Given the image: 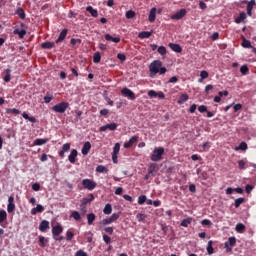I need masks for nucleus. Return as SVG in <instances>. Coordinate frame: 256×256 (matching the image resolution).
<instances>
[{"instance_id":"f257e3e1","label":"nucleus","mask_w":256,"mask_h":256,"mask_svg":"<svg viewBox=\"0 0 256 256\" xmlns=\"http://www.w3.org/2000/svg\"><path fill=\"white\" fill-rule=\"evenodd\" d=\"M165 154V148L163 147H156L154 148L151 156H150V159L151 161H161L163 159V155Z\"/></svg>"},{"instance_id":"f03ea898","label":"nucleus","mask_w":256,"mask_h":256,"mask_svg":"<svg viewBox=\"0 0 256 256\" xmlns=\"http://www.w3.org/2000/svg\"><path fill=\"white\" fill-rule=\"evenodd\" d=\"M163 63L160 60H155L149 65L150 77L157 75L159 73V69H161Z\"/></svg>"},{"instance_id":"7ed1b4c3","label":"nucleus","mask_w":256,"mask_h":256,"mask_svg":"<svg viewBox=\"0 0 256 256\" xmlns=\"http://www.w3.org/2000/svg\"><path fill=\"white\" fill-rule=\"evenodd\" d=\"M67 109H69L68 102H61L52 107V111H55V113H65Z\"/></svg>"},{"instance_id":"20e7f679","label":"nucleus","mask_w":256,"mask_h":256,"mask_svg":"<svg viewBox=\"0 0 256 256\" xmlns=\"http://www.w3.org/2000/svg\"><path fill=\"white\" fill-rule=\"evenodd\" d=\"M82 185H83L84 189H88V191H93V189H95V187H97V183H95L91 179H84L82 181Z\"/></svg>"},{"instance_id":"39448f33","label":"nucleus","mask_w":256,"mask_h":256,"mask_svg":"<svg viewBox=\"0 0 256 256\" xmlns=\"http://www.w3.org/2000/svg\"><path fill=\"white\" fill-rule=\"evenodd\" d=\"M119 219V214L114 213L111 217L103 219L100 222V225H111V223H114V221H117Z\"/></svg>"},{"instance_id":"423d86ee","label":"nucleus","mask_w":256,"mask_h":256,"mask_svg":"<svg viewBox=\"0 0 256 256\" xmlns=\"http://www.w3.org/2000/svg\"><path fill=\"white\" fill-rule=\"evenodd\" d=\"M122 95L124 97H127L128 99H130L131 101H135V93H133V91H131V89L129 88H123L121 91Z\"/></svg>"},{"instance_id":"0eeeda50","label":"nucleus","mask_w":256,"mask_h":256,"mask_svg":"<svg viewBox=\"0 0 256 256\" xmlns=\"http://www.w3.org/2000/svg\"><path fill=\"white\" fill-rule=\"evenodd\" d=\"M115 129H117V124L114 122L100 127V131H102V132H105L107 130L115 131Z\"/></svg>"},{"instance_id":"6e6552de","label":"nucleus","mask_w":256,"mask_h":256,"mask_svg":"<svg viewBox=\"0 0 256 256\" xmlns=\"http://www.w3.org/2000/svg\"><path fill=\"white\" fill-rule=\"evenodd\" d=\"M185 15H187V10L181 9L178 12H176L174 15H172L171 18L179 20V19H183V17H185Z\"/></svg>"},{"instance_id":"1a4fd4ad","label":"nucleus","mask_w":256,"mask_h":256,"mask_svg":"<svg viewBox=\"0 0 256 256\" xmlns=\"http://www.w3.org/2000/svg\"><path fill=\"white\" fill-rule=\"evenodd\" d=\"M13 201H15V198H13V196H10L8 198V206H7L8 213H13V211H15V203H13Z\"/></svg>"},{"instance_id":"9d476101","label":"nucleus","mask_w":256,"mask_h":256,"mask_svg":"<svg viewBox=\"0 0 256 256\" xmlns=\"http://www.w3.org/2000/svg\"><path fill=\"white\" fill-rule=\"evenodd\" d=\"M137 139H139V137L132 136L128 142L124 143L125 149H129V148L133 147V144L137 143Z\"/></svg>"},{"instance_id":"9b49d317","label":"nucleus","mask_w":256,"mask_h":256,"mask_svg":"<svg viewBox=\"0 0 256 256\" xmlns=\"http://www.w3.org/2000/svg\"><path fill=\"white\" fill-rule=\"evenodd\" d=\"M63 233V227L61 225L54 226L52 228V234L54 237H58V235H61Z\"/></svg>"},{"instance_id":"f8f14e48","label":"nucleus","mask_w":256,"mask_h":256,"mask_svg":"<svg viewBox=\"0 0 256 256\" xmlns=\"http://www.w3.org/2000/svg\"><path fill=\"white\" fill-rule=\"evenodd\" d=\"M156 15H157V8H151L149 16H148V20L150 21V23H153L156 19Z\"/></svg>"},{"instance_id":"ddd939ff","label":"nucleus","mask_w":256,"mask_h":256,"mask_svg":"<svg viewBox=\"0 0 256 256\" xmlns=\"http://www.w3.org/2000/svg\"><path fill=\"white\" fill-rule=\"evenodd\" d=\"M47 229H49V221L47 220H43L40 225H39V230L42 233H45V231H47Z\"/></svg>"},{"instance_id":"4468645a","label":"nucleus","mask_w":256,"mask_h":256,"mask_svg":"<svg viewBox=\"0 0 256 256\" xmlns=\"http://www.w3.org/2000/svg\"><path fill=\"white\" fill-rule=\"evenodd\" d=\"M91 151V142H85L82 148V155H89Z\"/></svg>"},{"instance_id":"2eb2a0df","label":"nucleus","mask_w":256,"mask_h":256,"mask_svg":"<svg viewBox=\"0 0 256 256\" xmlns=\"http://www.w3.org/2000/svg\"><path fill=\"white\" fill-rule=\"evenodd\" d=\"M71 149V144L66 143L62 146V150L59 152L60 157H65V153H67Z\"/></svg>"},{"instance_id":"dca6fc26","label":"nucleus","mask_w":256,"mask_h":256,"mask_svg":"<svg viewBox=\"0 0 256 256\" xmlns=\"http://www.w3.org/2000/svg\"><path fill=\"white\" fill-rule=\"evenodd\" d=\"M169 47H170V49H172V51H175V53H181L183 51V49L181 48V46L179 44L170 43Z\"/></svg>"},{"instance_id":"f3484780","label":"nucleus","mask_w":256,"mask_h":256,"mask_svg":"<svg viewBox=\"0 0 256 256\" xmlns=\"http://www.w3.org/2000/svg\"><path fill=\"white\" fill-rule=\"evenodd\" d=\"M149 175H152V177H155V173H157V164L151 163L148 169Z\"/></svg>"},{"instance_id":"a211bd4d","label":"nucleus","mask_w":256,"mask_h":256,"mask_svg":"<svg viewBox=\"0 0 256 256\" xmlns=\"http://www.w3.org/2000/svg\"><path fill=\"white\" fill-rule=\"evenodd\" d=\"M65 37H67V29H63L58 37V39L56 40V43H61L63 41H65Z\"/></svg>"},{"instance_id":"6ab92c4d","label":"nucleus","mask_w":256,"mask_h":256,"mask_svg":"<svg viewBox=\"0 0 256 256\" xmlns=\"http://www.w3.org/2000/svg\"><path fill=\"white\" fill-rule=\"evenodd\" d=\"M86 11H88V13H90V15H92V17H98L99 16V12H97V10L94 9L93 6H87Z\"/></svg>"},{"instance_id":"aec40b11","label":"nucleus","mask_w":256,"mask_h":256,"mask_svg":"<svg viewBox=\"0 0 256 256\" xmlns=\"http://www.w3.org/2000/svg\"><path fill=\"white\" fill-rule=\"evenodd\" d=\"M76 159H77V150L73 149L70 155L68 156V161H70L71 163H75Z\"/></svg>"},{"instance_id":"412c9836","label":"nucleus","mask_w":256,"mask_h":256,"mask_svg":"<svg viewBox=\"0 0 256 256\" xmlns=\"http://www.w3.org/2000/svg\"><path fill=\"white\" fill-rule=\"evenodd\" d=\"M105 39H106V41H112L113 43H119V41H121V38L113 37L110 34H106Z\"/></svg>"},{"instance_id":"4be33fe9","label":"nucleus","mask_w":256,"mask_h":256,"mask_svg":"<svg viewBox=\"0 0 256 256\" xmlns=\"http://www.w3.org/2000/svg\"><path fill=\"white\" fill-rule=\"evenodd\" d=\"M14 35H18L20 39H23V37H25V35H27V31L25 30H19V29H15L13 31Z\"/></svg>"},{"instance_id":"5701e85b","label":"nucleus","mask_w":256,"mask_h":256,"mask_svg":"<svg viewBox=\"0 0 256 256\" xmlns=\"http://www.w3.org/2000/svg\"><path fill=\"white\" fill-rule=\"evenodd\" d=\"M6 113H8V115H19L21 111L17 108H8L6 109Z\"/></svg>"},{"instance_id":"b1692460","label":"nucleus","mask_w":256,"mask_h":256,"mask_svg":"<svg viewBox=\"0 0 256 256\" xmlns=\"http://www.w3.org/2000/svg\"><path fill=\"white\" fill-rule=\"evenodd\" d=\"M42 49H53L55 47V43L53 42H44L41 44Z\"/></svg>"},{"instance_id":"393cba45","label":"nucleus","mask_w":256,"mask_h":256,"mask_svg":"<svg viewBox=\"0 0 256 256\" xmlns=\"http://www.w3.org/2000/svg\"><path fill=\"white\" fill-rule=\"evenodd\" d=\"M247 19V14L245 12L240 13L239 17L235 19V23H241Z\"/></svg>"},{"instance_id":"a878e982","label":"nucleus","mask_w":256,"mask_h":256,"mask_svg":"<svg viewBox=\"0 0 256 256\" xmlns=\"http://www.w3.org/2000/svg\"><path fill=\"white\" fill-rule=\"evenodd\" d=\"M112 211H113V208L111 207V204H106L103 209V213L105 215H111Z\"/></svg>"},{"instance_id":"bb28decb","label":"nucleus","mask_w":256,"mask_h":256,"mask_svg":"<svg viewBox=\"0 0 256 256\" xmlns=\"http://www.w3.org/2000/svg\"><path fill=\"white\" fill-rule=\"evenodd\" d=\"M206 249H207L208 255H213L214 249H213V241L212 240L208 241V245H207Z\"/></svg>"},{"instance_id":"cd10ccee","label":"nucleus","mask_w":256,"mask_h":256,"mask_svg":"<svg viewBox=\"0 0 256 256\" xmlns=\"http://www.w3.org/2000/svg\"><path fill=\"white\" fill-rule=\"evenodd\" d=\"M189 100V95L187 94H182L178 100L179 105H183V103H185V101Z\"/></svg>"},{"instance_id":"c85d7f7f","label":"nucleus","mask_w":256,"mask_h":256,"mask_svg":"<svg viewBox=\"0 0 256 256\" xmlns=\"http://www.w3.org/2000/svg\"><path fill=\"white\" fill-rule=\"evenodd\" d=\"M108 171H109V169H107V167H105L103 165H99L96 167L97 173H107Z\"/></svg>"},{"instance_id":"c756f323","label":"nucleus","mask_w":256,"mask_h":256,"mask_svg":"<svg viewBox=\"0 0 256 256\" xmlns=\"http://www.w3.org/2000/svg\"><path fill=\"white\" fill-rule=\"evenodd\" d=\"M138 37L139 39H149V37H151V32H140Z\"/></svg>"},{"instance_id":"7c9ffc66","label":"nucleus","mask_w":256,"mask_h":256,"mask_svg":"<svg viewBox=\"0 0 256 256\" xmlns=\"http://www.w3.org/2000/svg\"><path fill=\"white\" fill-rule=\"evenodd\" d=\"M6 75L4 77L5 83H9L11 81V69H6L5 70Z\"/></svg>"},{"instance_id":"2f4dec72","label":"nucleus","mask_w":256,"mask_h":256,"mask_svg":"<svg viewBox=\"0 0 256 256\" xmlns=\"http://www.w3.org/2000/svg\"><path fill=\"white\" fill-rule=\"evenodd\" d=\"M95 214L90 213L87 215V221H88V225H93V221H95Z\"/></svg>"},{"instance_id":"473e14b6","label":"nucleus","mask_w":256,"mask_h":256,"mask_svg":"<svg viewBox=\"0 0 256 256\" xmlns=\"http://www.w3.org/2000/svg\"><path fill=\"white\" fill-rule=\"evenodd\" d=\"M7 221V212L5 210H0V223Z\"/></svg>"},{"instance_id":"72a5a7b5","label":"nucleus","mask_w":256,"mask_h":256,"mask_svg":"<svg viewBox=\"0 0 256 256\" xmlns=\"http://www.w3.org/2000/svg\"><path fill=\"white\" fill-rule=\"evenodd\" d=\"M242 47H244L245 49H251V47L253 46L251 45V41L244 39L242 41Z\"/></svg>"},{"instance_id":"f704fd0d","label":"nucleus","mask_w":256,"mask_h":256,"mask_svg":"<svg viewBox=\"0 0 256 256\" xmlns=\"http://www.w3.org/2000/svg\"><path fill=\"white\" fill-rule=\"evenodd\" d=\"M16 13L20 17V19H25V10H23V8H18Z\"/></svg>"},{"instance_id":"c9c22d12","label":"nucleus","mask_w":256,"mask_h":256,"mask_svg":"<svg viewBox=\"0 0 256 256\" xmlns=\"http://www.w3.org/2000/svg\"><path fill=\"white\" fill-rule=\"evenodd\" d=\"M93 61H94L95 63H100V62H101V53L96 52V53L94 54V56H93Z\"/></svg>"},{"instance_id":"e433bc0d","label":"nucleus","mask_w":256,"mask_h":256,"mask_svg":"<svg viewBox=\"0 0 256 256\" xmlns=\"http://www.w3.org/2000/svg\"><path fill=\"white\" fill-rule=\"evenodd\" d=\"M236 231H237L238 233H243V231H245V225H243L242 223H238V224L236 225Z\"/></svg>"},{"instance_id":"4c0bfd02","label":"nucleus","mask_w":256,"mask_h":256,"mask_svg":"<svg viewBox=\"0 0 256 256\" xmlns=\"http://www.w3.org/2000/svg\"><path fill=\"white\" fill-rule=\"evenodd\" d=\"M125 17H126V19H133V17H135V11H133V10L127 11L125 14Z\"/></svg>"},{"instance_id":"58836bf2","label":"nucleus","mask_w":256,"mask_h":256,"mask_svg":"<svg viewBox=\"0 0 256 256\" xmlns=\"http://www.w3.org/2000/svg\"><path fill=\"white\" fill-rule=\"evenodd\" d=\"M236 243H237V239H236L235 237H230V238H229V240H228V245H229L230 247H235Z\"/></svg>"},{"instance_id":"ea45409f","label":"nucleus","mask_w":256,"mask_h":256,"mask_svg":"<svg viewBox=\"0 0 256 256\" xmlns=\"http://www.w3.org/2000/svg\"><path fill=\"white\" fill-rule=\"evenodd\" d=\"M71 217H72L73 219H75V221H79V219H81V214H79V212H77V211H73V212L71 213Z\"/></svg>"},{"instance_id":"a19ab883","label":"nucleus","mask_w":256,"mask_h":256,"mask_svg":"<svg viewBox=\"0 0 256 256\" xmlns=\"http://www.w3.org/2000/svg\"><path fill=\"white\" fill-rule=\"evenodd\" d=\"M243 201H245V198H237V199L235 200L234 205H235L236 209H238V207L241 206V204L243 203Z\"/></svg>"},{"instance_id":"79ce46f5","label":"nucleus","mask_w":256,"mask_h":256,"mask_svg":"<svg viewBox=\"0 0 256 256\" xmlns=\"http://www.w3.org/2000/svg\"><path fill=\"white\" fill-rule=\"evenodd\" d=\"M120 149H121V145L119 143H116L113 148V155H118Z\"/></svg>"},{"instance_id":"37998d69","label":"nucleus","mask_w":256,"mask_h":256,"mask_svg":"<svg viewBox=\"0 0 256 256\" xmlns=\"http://www.w3.org/2000/svg\"><path fill=\"white\" fill-rule=\"evenodd\" d=\"M158 53L160 55H167V48H165V46L158 47Z\"/></svg>"},{"instance_id":"c03bdc74","label":"nucleus","mask_w":256,"mask_h":256,"mask_svg":"<svg viewBox=\"0 0 256 256\" xmlns=\"http://www.w3.org/2000/svg\"><path fill=\"white\" fill-rule=\"evenodd\" d=\"M47 143V139H36L34 141V145H45Z\"/></svg>"},{"instance_id":"a18cd8bd","label":"nucleus","mask_w":256,"mask_h":256,"mask_svg":"<svg viewBox=\"0 0 256 256\" xmlns=\"http://www.w3.org/2000/svg\"><path fill=\"white\" fill-rule=\"evenodd\" d=\"M145 201H147V196H145V195L139 196L138 205H143V203H145Z\"/></svg>"},{"instance_id":"49530a36","label":"nucleus","mask_w":256,"mask_h":256,"mask_svg":"<svg viewBox=\"0 0 256 256\" xmlns=\"http://www.w3.org/2000/svg\"><path fill=\"white\" fill-rule=\"evenodd\" d=\"M39 243H40L41 247H45V245H47V239H45V237H43V236H40Z\"/></svg>"},{"instance_id":"de8ad7c7","label":"nucleus","mask_w":256,"mask_h":256,"mask_svg":"<svg viewBox=\"0 0 256 256\" xmlns=\"http://www.w3.org/2000/svg\"><path fill=\"white\" fill-rule=\"evenodd\" d=\"M240 72L242 73V75H247V73H249V68L247 67V65H243L240 68Z\"/></svg>"},{"instance_id":"09e8293b","label":"nucleus","mask_w":256,"mask_h":256,"mask_svg":"<svg viewBox=\"0 0 256 256\" xmlns=\"http://www.w3.org/2000/svg\"><path fill=\"white\" fill-rule=\"evenodd\" d=\"M191 225V219H186L181 222L182 227H189Z\"/></svg>"},{"instance_id":"8fccbe9b","label":"nucleus","mask_w":256,"mask_h":256,"mask_svg":"<svg viewBox=\"0 0 256 256\" xmlns=\"http://www.w3.org/2000/svg\"><path fill=\"white\" fill-rule=\"evenodd\" d=\"M201 224L211 227V225H213V222H211V220H209V219H204L201 221Z\"/></svg>"},{"instance_id":"3c124183","label":"nucleus","mask_w":256,"mask_h":256,"mask_svg":"<svg viewBox=\"0 0 256 256\" xmlns=\"http://www.w3.org/2000/svg\"><path fill=\"white\" fill-rule=\"evenodd\" d=\"M53 101V95H46L44 97V103H51Z\"/></svg>"},{"instance_id":"603ef678","label":"nucleus","mask_w":256,"mask_h":256,"mask_svg":"<svg viewBox=\"0 0 256 256\" xmlns=\"http://www.w3.org/2000/svg\"><path fill=\"white\" fill-rule=\"evenodd\" d=\"M70 43H71V45L81 44V39L72 38V39L70 40Z\"/></svg>"},{"instance_id":"864d4df0","label":"nucleus","mask_w":256,"mask_h":256,"mask_svg":"<svg viewBox=\"0 0 256 256\" xmlns=\"http://www.w3.org/2000/svg\"><path fill=\"white\" fill-rule=\"evenodd\" d=\"M200 77H201L202 79H207V77H209V73H208L207 71L203 70V71H201V73H200Z\"/></svg>"},{"instance_id":"5fc2aeb1","label":"nucleus","mask_w":256,"mask_h":256,"mask_svg":"<svg viewBox=\"0 0 256 256\" xmlns=\"http://www.w3.org/2000/svg\"><path fill=\"white\" fill-rule=\"evenodd\" d=\"M36 211H37L38 213H43V212L45 211V208H44L41 204H38V205L36 206Z\"/></svg>"},{"instance_id":"6e6d98bb","label":"nucleus","mask_w":256,"mask_h":256,"mask_svg":"<svg viewBox=\"0 0 256 256\" xmlns=\"http://www.w3.org/2000/svg\"><path fill=\"white\" fill-rule=\"evenodd\" d=\"M145 217H146L145 214L139 213V214H137L136 219H137L139 222H141V221H144Z\"/></svg>"},{"instance_id":"4d7b16f0","label":"nucleus","mask_w":256,"mask_h":256,"mask_svg":"<svg viewBox=\"0 0 256 256\" xmlns=\"http://www.w3.org/2000/svg\"><path fill=\"white\" fill-rule=\"evenodd\" d=\"M198 111H199L200 113H205V112H207V106H205V105L199 106V107H198Z\"/></svg>"},{"instance_id":"13d9d810","label":"nucleus","mask_w":256,"mask_h":256,"mask_svg":"<svg viewBox=\"0 0 256 256\" xmlns=\"http://www.w3.org/2000/svg\"><path fill=\"white\" fill-rule=\"evenodd\" d=\"M33 191H39L41 189V185L39 183H34L32 185Z\"/></svg>"},{"instance_id":"bf43d9fd","label":"nucleus","mask_w":256,"mask_h":256,"mask_svg":"<svg viewBox=\"0 0 256 256\" xmlns=\"http://www.w3.org/2000/svg\"><path fill=\"white\" fill-rule=\"evenodd\" d=\"M103 241H105L109 245V243H111V237H109L107 234H104Z\"/></svg>"},{"instance_id":"052dcab7","label":"nucleus","mask_w":256,"mask_h":256,"mask_svg":"<svg viewBox=\"0 0 256 256\" xmlns=\"http://www.w3.org/2000/svg\"><path fill=\"white\" fill-rule=\"evenodd\" d=\"M239 149H241L242 151H246V149H247V143H245V142L240 143Z\"/></svg>"},{"instance_id":"680f3d73","label":"nucleus","mask_w":256,"mask_h":256,"mask_svg":"<svg viewBox=\"0 0 256 256\" xmlns=\"http://www.w3.org/2000/svg\"><path fill=\"white\" fill-rule=\"evenodd\" d=\"M117 57H118V59H119L120 61H122V62L127 59V57L125 56V54H121V53H119V54L117 55Z\"/></svg>"},{"instance_id":"e2e57ef3","label":"nucleus","mask_w":256,"mask_h":256,"mask_svg":"<svg viewBox=\"0 0 256 256\" xmlns=\"http://www.w3.org/2000/svg\"><path fill=\"white\" fill-rule=\"evenodd\" d=\"M66 239H67V241H71L73 239V232H67Z\"/></svg>"},{"instance_id":"0e129e2a","label":"nucleus","mask_w":256,"mask_h":256,"mask_svg":"<svg viewBox=\"0 0 256 256\" xmlns=\"http://www.w3.org/2000/svg\"><path fill=\"white\" fill-rule=\"evenodd\" d=\"M76 256H87V253L83 250H79L76 252Z\"/></svg>"},{"instance_id":"69168bd1","label":"nucleus","mask_w":256,"mask_h":256,"mask_svg":"<svg viewBox=\"0 0 256 256\" xmlns=\"http://www.w3.org/2000/svg\"><path fill=\"white\" fill-rule=\"evenodd\" d=\"M148 95H149L150 97H158V94H157L154 90H150V91L148 92Z\"/></svg>"},{"instance_id":"338daca9","label":"nucleus","mask_w":256,"mask_h":256,"mask_svg":"<svg viewBox=\"0 0 256 256\" xmlns=\"http://www.w3.org/2000/svg\"><path fill=\"white\" fill-rule=\"evenodd\" d=\"M255 5V0H251L248 5H247V9H253V6Z\"/></svg>"},{"instance_id":"774afa93","label":"nucleus","mask_w":256,"mask_h":256,"mask_svg":"<svg viewBox=\"0 0 256 256\" xmlns=\"http://www.w3.org/2000/svg\"><path fill=\"white\" fill-rule=\"evenodd\" d=\"M238 165H239L240 169H245V161L240 160V161L238 162Z\"/></svg>"}]
</instances>
